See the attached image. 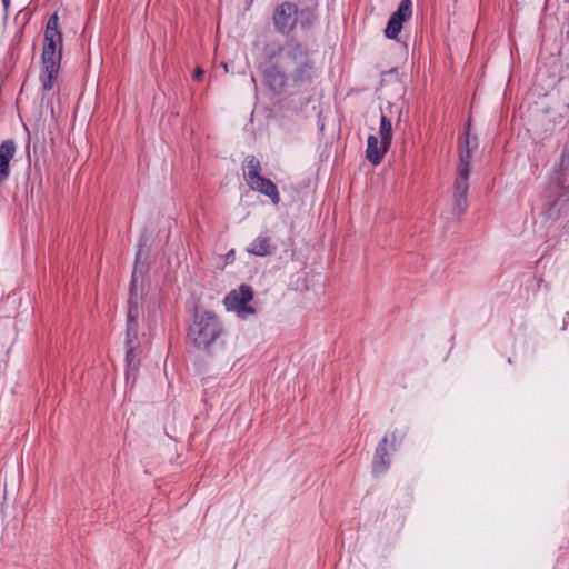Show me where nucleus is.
Segmentation results:
<instances>
[{
    "instance_id": "1",
    "label": "nucleus",
    "mask_w": 569,
    "mask_h": 569,
    "mask_svg": "<svg viewBox=\"0 0 569 569\" xmlns=\"http://www.w3.org/2000/svg\"><path fill=\"white\" fill-rule=\"evenodd\" d=\"M62 50V33L59 30L58 13L50 16L43 37L42 68L40 81L44 91H50L57 80Z\"/></svg>"
},
{
    "instance_id": "2",
    "label": "nucleus",
    "mask_w": 569,
    "mask_h": 569,
    "mask_svg": "<svg viewBox=\"0 0 569 569\" xmlns=\"http://www.w3.org/2000/svg\"><path fill=\"white\" fill-rule=\"evenodd\" d=\"M138 264H136L131 286L129 290V301H128V311H127V325H126V361L129 368L136 370L139 366V359L137 357V346H138V327H139V317L141 311V296L138 292Z\"/></svg>"
},
{
    "instance_id": "3",
    "label": "nucleus",
    "mask_w": 569,
    "mask_h": 569,
    "mask_svg": "<svg viewBox=\"0 0 569 569\" xmlns=\"http://www.w3.org/2000/svg\"><path fill=\"white\" fill-rule=\"evenodd\" d=\"M222 333L223 328L217 315L212 311H202L194 316L188 337L197 349L210 352Z\"/></svg>"
},
{
    "instance_id": "4",
    "label": "nucleus",
    "mask_w": 569,
    "mask_h": 569,
    "mask_svg": "<svg viewBox=\"0 0 569 569\" xmlns=\"http://www.w3.org/2000/svg\"><path fill=\"white\" fill-rule=\"evenodd\" d=\"M471 151L468 126L466 129L465 146L461 147L459 151V163L457 166V177L455 180L453 212L457 214H462L467 209Z\"/></svg>"
},
{
    "instance_id": "5",
    "label": "nucleus",
    "mask_w": 569,
    "mask_h": 569,
    "mask_svg": "<svg viewBox=\"0 0 569 569\" xmlns=\"http://www.w3.org/2000/svg\"><path fill=\"white\" fill-rule=\"evenodd\" d=\"M284 67L291 68L292 81L296 84L311 82L315 77L313 62L308 49L298 42L289 43L283 53Z\"/></svg>"
},
{
    "instance_id": "6",
    "label": "nucleus",
    "mask_w": 569,
    "mask_h": 569,
    "mask_svg": "<svg viewBox=\"0 0 569 569\" xmlns=\"http://www.w3.org/2000/svg\"><path fill=\"white\" fill-rule=\"evenodd\" d=\"M253 298V290L248 284H241L239 289L230 291L224 297V306L228 311H233L241 319L254 315L256 310L249 305Z\"/></svg>"
},
{
    "instance_id": "7",
    "label": "nucleus",
    "mask_w": 569,
    "mask_h": 569,
    "mask_svg": "<svg viewBox=\"0 0 569 569\" xmlns=\"http://www.w3.org/2000/svg\"><path fill=\"white\" fill-rule=\"evenodd\" d=\"M297 13L298 8L291 2H282L281 4L277 6L272 16L273 24L277 31L281 33L290 32L296 27Z\"/></svg>"
},
{
    "instance_id": "8",
    "label": "nucleus",
    "mask_w": 569,
    "mask_h": 569,
    "mask_svg": "<svg viewBox=\"0 0 569 569\" xmlns=\"http://www.w3.org/2000/svg\"><path fill=\"white\" fill-rule=\"evenodd\" d=\"M412 16V1L411 0H401L398 9L391 14L387 27L385 29V34L389 39H398L403 22L410 20Z\"/></svg>"
},
{
    "instance_id": "9",
    "label": "nucleus",
    "mask_w": 569,
    "mask_h": 569,
    "mask_svg": "<svg viewBox=\"0 0 569 569\" xmlns=\"http://www.w3.org/2000/svg\"><path fill=\"white\" fill-rule=\"evenodd\" d=\"M403 437V432L395 430L387 433L382 438L376 450V456L373 459V472L381 473L389 467L390 461L388 458L387 445L390 442L395 448L396 443L401 442Z\"/></svg>"
},
{
    "instance_id": "10",
    "label": "nucleus",
    "mask_w": 569,
    "mask_h": 569,
    "mask_svg": "<svg viewBox=\"0 0 569 569\" xmlns=\"http://www.w3.org/2000/svg\"><path fill=\"white\" fill-rule=\"evenodd\" d=\"M548 220L567 224L569 222V192H562L545 210Z\"/></svg>"
},
{
    "instance_id": "11",
    "label": "nucleus",
    "mask_w": 569,
    "mask_h": 569,
    "mask_svg": "<svg viewBox=\"0 0 569 569\" xmlns=\"http://www.w3.org/2000/svg\"><path fill=\"white\" fill-rule=\"evenodd\" d=\"M263 81L273 92H283L287 87L288 77L278 66L271 64L263 70Z\"/></svg>"
},
{
    "instance_id": "12",
    "label": "nucleus",
    "mask_w": 569,
    "mask_h": 569,
    "mask_svg": "<svg viewBox=\"0 0 569 569\" xmlns=\"http://www.w3.org/2000/svg\"><path fill=\"white\" fill-rule=\"evenodd\" d=\"M276 244L268 231L261 232L247 248L250 254L257 257L270 256L276 251Z\"/></svg>"
},
{
    "instance_id": "13",
    "label": "nucleus",
    "mask_w": 569,
    "mask_h": 569,
    "mask_svg": "<svg viewBox=\"0 0 569 569\" xmlns=\"http://www.w3.org/2000/svg\"><path fill=\"white\" fill-rule=\"evenodd\" d=\"M16 153L13 140H6L0 144V181L6 180L10 174V161Z\"/></svg>"
},
{
    "instance_id": "14",
    "label": "nucleus",
    "mask_w": 569,
    "mask_h": 569,
    "mask_svg": "<svg viewBox=\"0 0 569 569\" xmlns=\"http://www.w3.org/2000/svg\"><path fill=\"white\" fill-rule=\"evenodd\" d=\"M248 186L254 190L258 191L267 197H269L273 204H278L280 202V196L278 192V189L276 184L267 178L258 177L257 179L252 180L248 183Z\"/></svg>"
},
{
    "instance_id": "15",
    "label": "nucleus",
    "mask_w": 569,
    "mask_h": 569,
    "mask_svg": "<svg viewBox=\"0 0 569 569\" xmlns=\"http://www.w3.org/2000/svg\"><path fill=\"white\" fill-rule=\"evenodd\" d=\"M389 146L382 144L380 141V144H378V138L373 134L369 136L367 139V150H366V158L369 162H371L373 166H378L385 154L389 150Z\"/></svg>"
},
{
    "instance_id": "16",
    "label": "nucleus",
    "mask_w": 569,
    "mask_h": 569,
    "mask_svg": "<svg viewBox=\"0 0 569 569\" xmlns=\"http://www.w3.org/2000/svg\"><path fill=\"white\" fill-rule=\"evenodd\" d=\"M261 166L260 161L254 156L246 158L244 179L247 183L260 177Z\"/></svg>"
},
{
    "instance_id": "17",
    "label": "nucleus",
    "mask_w": 569,
    "mask_h": 569,
    "mask_svg": "<svg viewBox=\"0 0 569 569\" xmlns=\"http://www.w3.org/2000/svg\"><path fill=\"white\" fill-rule=\"evenodd\" d=\"M379 134L382 144L390 147L392 141V126L391 121L385 114H381L380 118Z\"/></svg>"
},
{
    "instance_id": "18",
    "label": "nucleus",
    "mask_w": 569,
    "mask_h": 569,
    "mask_svg": "<svg viewBox=\"0 0 569 569\" xmlns=\"http://www.w3.org/2000/svg\"><path fill=\"white\" fill-rule=\"evenodd\" d=\"M282 51L281 47H267L264 49L266 58L271 62L280 52Z\"/></svg>"
},
{
    "instance_id": "19",
    "label": "nucleus",
    "mask_w": 569,
    "mask_h": 569,
    "mask_svg": "<svg viewBox=\"0 0 569 569\" xmlns=\"http://www.w3.org/2000/svg\"><path fill=\"white\" fill-rule=\"evenodd\" d=\"M569 163V149H565L561 154V163Z\"/></svg>"
},
{
    "instance_id": "20",
    "label": "nucleus",
    "mask_w": 569,
    "mask_h": 569,
    "mask_svg": "<svg viewBox=\"0 0 569 569\" xmlns=\"http://www.w3.org/2000/svg\"><path fill=\"white\" fill-rule=\"evenodd\" d=\"M203 72H204V71H203V69H201V68H197V69L194 70V73H193V78H194L196 80H200V78L202 77Z\"/></svg>"
},
{
    "instance_id": "21",
    "label": "nucleus",
    "mask_w": 569,
    "mask_h": 569,
    "mask_svg": "<svg viewBox=\"0 0 569 569\" xmlns=\"http://www.w3.org/2000/svg\"><path fill=\"white\" fill-rule=\"evenodd\" d=\"M222 67H223L226 72H229V68H228V64L226 62L222 63Z\"/></svg>"
},
{
    "instance_id": "22",
    "label": "nucleus",
    "mask_w": 569,
    "mask_h": 569,
    "mask_svg": "<svg viewBox=\"0 0 569 569\" xmlns=\"http://www.w3.org/2000/svg\"><path fill=\"white\" fill-rule=\"evenodd\" d=\"M3 1L6 2L7 0H3Z\"/></svg>"
}]
</instances>
